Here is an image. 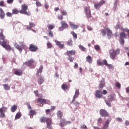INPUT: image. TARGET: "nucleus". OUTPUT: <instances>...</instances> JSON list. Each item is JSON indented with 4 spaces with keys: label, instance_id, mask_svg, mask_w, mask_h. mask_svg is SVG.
Segmentation results:
<instances>
[{
    "label": "nucleus",
    "instance_id": "1",
    "mask_svg": "<svg viewBox=\"0 0 129 129\" xmlns=\"http://www.w3.org/2000/svg\"><path fill=\"white\" fill-rule=\"evenodd\" d=\"M40 122H46V127L48 129L52 128V118H48L44 116L40 117L39 119Z\"/></svg>",
    "mask_w": 129,
    "mask_h": 129
},
{
    "label": "nucleus",
    "instance_id": "2",
    "mask_svg": "<svg viewBox=\"0 0 129 129\" xmlns=\"http://www.w3.org/2000/svg\"><path fill=\"white\" fill-rule=\"evenodd\" d=\"M109 53L111 59H112V60H115L116 55H119V53H120V49L118 48L115 50L114 49H111L109 50Z\"/></svg>",
    "mask_w": 129,
    "mask_h": 129
},
{
    "label": "nucleus",
    "instance_id": "3",
    "mask_svg": "<svg viewBox=\"0 0 129 129\" xmlns=\"http://www.w3.org/2000/svg\"><path fill=\"white\" fill-rule=\"evenodd\" d=\"M21 8L22 9L19 11L20 14L26 15L27 16H30L31 15V12H27V10H28V5L26 4H22L21 5Z\"/></svg>",
    "mask_w": 129,
    "mask_h": 129
},
{
    "label": "nucleus",
    "instance_id": "4",
    "mask_svg": "<svg viewBox=\"0 0 129 129\" xmlns=\"http://www.w3.org/2000/svg\"><path fill=\"white\" fill-rule=\"evenodd\" d=\"M79 96V90L77 89L76 90L75 94L72 100V103H74V105L76 106H79V105L80 104V103H79L78 101L75 102V100L77 97Z\"/></svg>",
    "mask_w": 129,
    "mask_h": 129
},
{
    "label": "nucleus",
    "instance_id": "5",
    "mask_svg": "<svg viewBox=\"0 0 129 129\" xmlns=\"http://www.w3.org/2000/svg\"><path fill=\"white\" fill-rule=\"evenodd\" d=\"M8 44V40L7 39L3 41L2 42L0 41V45H1L3 48H5L7 51H11V50H12V47H11V46L9 44Z\"/></svg>",
    "mask_w": 129,
    "mask_h": 129
},
{
    "label": "nucleus",
    "instance_id": "6",
    "mask_svg": "<svg viewBox=\"0 0 129 129\" xmlns=\"http://www.w3.org/2000/svg\"><path fill=\"white\" fill-rule=\"evenodd\" d=\"M84 11L86 14V16L87 19H89L92 17L91 15V11L90 10V7H85L84 8Z\"/></svg>",
    "mask_w": 129,
    "mask_h": 129
},
{
    "label": "nucleus",
    "instance_id": "7",
    "mask_svg": "<svg viewBox=\"0 0 129 129\" xmlns=\"http://www.w3.org/2000/svg\"><path fill=\"white\" fill-rule=\"evenodd\" d=\"M104 4H105V1L101 0L100 2L95 3L94 7L96 10H99Z\"/></svg>",
    "mask_w": 129,
    "mask_h": 129
},
{
    "label": "nucleus",
    "instance_id": "8",
    "mask_svg": "<svg viewBox=\"0 0 129 129\" xmlns=\"http://www.w3.org/2000/svg\"><path fill=\"white\" fill-rule=\"evenodd\" d=\"M8 110V108L6 107L3 106L0 108V117L1 118H4L5 117L6 115L5 114V112Z\"/></svg>",
    "mask_w": 129,
    "mask_h": 129
},
{
    "label": "nucleus",
    "instance_id": "9",
    "mask_svg": "<svg viewBox=\"0 0 129 129\" xmlns=\"http://www.w3.org/2000/svg\"><path fill=\"white\" fill-rule=\"evenodd\" d=\"M54 42L56 46H58L59 49H64V48H65V44H64V43L63 42L59 41L58 40H55Z\"/></svg>",
    "mask_w": 129,
    "mask_h": 129
},
{
    "label": "nucleus",
    "instance_id": "10",
    "mask_svg": "<svg viewBox=\"0 0 129 129\" xmlns=\"http://www.w3.org/2000/svg\"><path fill=\"white\" fill-rule=\"evenodd\" d=\"M29 50L31 52H36L38 50V46L34 44H31L29 46Z\"/></svg>",
    "mask_w": 129,
    "mask_h": 129
},
{
    "label": "nucleus",
    "instance_id": "11",
    "mask_svg": "<svg viewBox=\"0 0 129 129\" xmlns=\"http://www.w3.org/2000/svg\"><path fill=\"white\" fill-rule=\"evenodd\" d=\"M99 112L101 116H104L105 117H106L109 115L108 112L105 109H101L100 110Z\"/></svg>",
    "mask_w": 129,
    "mask_h": 129
},
{
    "label": "nucleus",
    "instance_id": "12",
    "mask_svg": "<svg viewBox=\"0 0 129 129\" xmlns=\"http://www.w3.org/2000/svg\"><path fill=\"white\" fill-rule=\"evenodd\" d=\"M41 103V105L40 106H43V103H44V104H46V103H47V101L45 99L38 98L37 99V100L35 101V103Z\"/></svg>",
    "mask_w": 129,
    "mask_h": 129
},
{
    "label": "nucleus",
    "instance_id": "13",
    "mask_svg": "<svg viewBox=\"0 0 129 129\" xmlns=\"http://www.w3.org/2000/svg\"><path fill=\"white\" fill-rule=\"evenodd\" d=\"M76 54L75 50H68L66 52V55L68 56H74Z\"/></svg>",
    "mask_w": 129,
    "mask_h": 129
},
{
    "label": "nucleus",
    "instance_id": "14",
    "mask_svg": "<svg viewBox=\"0 0 129 129\" xmlns=\"http://www.w3.org/2000/svg\"><path fill=\"white\" fill-rule=\"evenodd\" d=\"M35 63V61L33 59H30L28 61L25 62L24 64L28 67H32V65Z\"/></svg>",
    "mask_w": 129,
    "mask_h": 129
},
{
    "label": "nucleus",
    "instance_id": "15",
    "mask_svg": "<svg viewBox=\"0 0 129 129\" xmlns=\"http://www.w3.org/2000/svg\"><path fill=\"white\" fill-rule=\"evenodd\" d=\"M95 95L97 97V98H101L103 97L102 93H101V91L100 90H96Z\"/></svg>",
    "mask_w": 129,
    "mask_h": 129
},
{
    "label": "nucleus",
    "instance_id": "16",
    "mask_svg": "<svg viewBox=\"0 0 129 129\" xmlns=\"http://www.w3.org/2000/svg\"><path fill=\"white\" fill-rule=\"evenodd\" d=\"M67 123H71L70 121H67L65 120V119H60L59 125L60 126H64L65 124H67Z\"/></svg>",
    "mask_w": 129,
    "mask_h": 129
},
{
    "label": "nucleus",
    "instance_id": "17",
    "mask_svg": "<svg viewBox=\"0 0 129 129\" xmlns=\"http://www.w3.org/2000/svg\"><path fill=\"white\" fill-rule=\"evenodd\" d=\"M43 69H44V67H43L42 65L40 66L39 69L37 71L36 76H41Z\"/></svg>",
    "mask_w": 129,
    "mask_h": 129
},
{
    "label": "nucleus",
    "instance_id": "18",
    "mask_svg": "<svg viewBox=\"0 0 129 129\" xmlns=\"http://www.w3.org/2000/svg\"><path fill=\"white\" fill-rule=\"evenodd\" d=\"M56 115L58 119H62V117H63V112H62V111L60 110L56 112Z\"/></svg>",
    "mask_w": 129,
    "mask_h": 129
},
{
    "label": "nucleus",
    "instance_id": "19",
    "mask_svg": "<svg viewBox=\"0 0 129 129\" xmlns=\"http://www.w3.org/2000/svg\"><path fill=\"white\" fill-rule=\"evenodd\" d=\"M14 74L15 75H17V76H22V75L23 74V71L20 69L17 70L15 71Z\"/></svg>",
    "mask_w": 129,
    "mask_h": 129
},
{
    "label": "nucleus",
    "instance_id": "20",
    "mask_svg": "<svg viewBox=\"0 0 129 129\" xmlns=\"http://www.w3.org/2000/svg\"><path fill=\"white\" fill-rule=\"evenodd\" d=\"M6 16V14H5V12L3 10V9L0 8V18L1 19H5V17Z\"/></svg>",
    "mask_w": 129,
    "mask_h": 129
},
{
    "label": "nucleus",
    "instance_id": "21",
    "mask_svg": "<svg viewBox=\"0 0 129 129\" xmlns=\"http://www.w3.org/2000/svg\"><path fill=\"white\" fill-rule=\"evenodd\" d=\"M36 112L34 110L31 109L29 111V115L30 116V118H33L34 115H36Z\"/></svg>",
    "mask_w": 129,
    "mask_h": 129
},
{
    "label": "nucleus",
    "instance_id": "22",
    "mask_svg": "<svg viewBox=\"0 0 129 129\" xmlns=\"http://www.w3.org/2000/svg\"><path fill=\"white\" fill-rule=\"evenodd\" d=\"M70 25L71 27L72 28V29H73V30H76V29H78V28L79 27V26L78 25H77L76 24H74L72 22L70 23Z\"/></svg>",
    "mask_w": 129,
    "mask_h": 129
},
{
    "label": "nucleus",
    "instance_id": "23",
    "mask_svg": "<svg viewBox=\"0 0 129 129\" xmlns=\"http://www.w3.org/2000/svg\"><path fill=\"white\" fill-rule=\"evenodd\" d=\"M14 46L17 50H19V51L20 52V53L23 51V48H22V46H20L19 44H18L17 43H15L14 44Z\"/></svg>",
    "mask_w": 129,
    "mask_h": 129
},
{
    "label": "nucleus",
    "instance_id": "24",
    "mask_svg": "<svg viewBox=\"0 0 129 129\" xmlns=\"http://www.w3.org/2000/svg\"><path fill=\"white\" fill-rule=\"evenodd\" d=\"M45 81V79L43 77H40L38 78V84H43L44 83V82Z\"/></svg>",
    "mask_w": 129,
    "mask_h": 129
},
{
    "label": "nucleus",
    "instance_id": "25",
    "mask_svg": "<svg viewBox=\"0 0 129 129\" xmlns=\"http://www.w3.org/2000/svg\"><path fill=\"white\" fill-rule=\"evenodd\" d=\"M105 30L107 31V36L109 37H111V36H112V32L111 31V30L108 28H105Z\"/></svg>",
    "mask_w": 129,
    "mask_h": 129
},
{
    "label": "nucleus",
    "instance_id": "26",
    "mask_svg": "<svg viewBox=\"0 0 129 129\" xmlns=\"http://www.w3.org/2000/svg\"><path fill=\"white\" fill-rule=\"evenodd\" d=\"M6 39V36L4 35V31L3 30H1V32H0V40H2V41H5V40Z\"/></svg>",
    "mask_w": 129,
    "mask_h": 129
},
{
    "label": "nucleus",
    "instance_id": "27",
    "mask_svg": "<svg viewBox=\"0 0 129 129\" xmlns=\"http://www.w3.org/2000/svg\"><path fill=\"white\" fill-rule=\"evenodd\" d=\"M119 35H120V38H119L126 39V35L124 32H120L119 33Z\"/></svg>",
    "mask_w": 129,
    "mask_h": 129
},
{
    "label": "nucleus",
    "instance_id": "28",
    "mask_svg": "<svg viewBox=\"0 0 129 129\" xmlns=\"http://www.w3.org/2000/svg\"><path fill=\"white\" fill-rule=\"evenodd\" d=\"M18 109V106L16 105H14L11 108V111L12 112H15Z\"/></svg>",
    "mask_w": 129,
    "mask_h": 129
},
{
    "label": "nucleus",
    "instance_id": "29",
    "mask_svg": "<svg viewBox=\"0 0 129 129\" xmlns=\"http://www.w3.org/2000/svg\"><path fill=\"white\" fill-rule=\"evenodd\" d=\"M60 24L61 26L63 27L64 29L68 28V24H67L66 22L62 21Z\"/></svg>",
    "mask_w": 129,
    "mask_h": 129
},
{
    "label": "nucleus",
    "instance_id": "30",
    "mask_svg": "<svg viewBox=\"0 0 129 129\" xmlns=\"http://www.w3.org/2000/svg\"><path fill=\"white\" fill-rule=\"evenodd\" d=\"M86 61L88 62V63H92V58L90 55H88L86 57Z\"/></svg>",
    "mask_w": 129,
    "mask_h": 129
},
{
    "label": "nucleus",
    "instance_id": "31",
    "mask_svg": "<svg viewBox=\"0 0 129 129\" xmlns=\"http://www.w3.org/2000/svg\"><path fill=\"white\" fill-rule=\"evenodd\" d=\"M3 87L5 90H10V89H11V87H10V86H9V85H8L7 84H4Z\"/></svg>",
    "mask_w": 129,
    "mask_h": 129
},
{
    "label": "nucleus",
    "instance_id": "32",
    "mask_svg": "<svg viewBox=\"0 0 129 129\" xmlns=\"http://www.w3.org/2000/svg\"><path fill=\"white\" fill-rule=\"evenodd\" d=\"M67 45L68 46H70L71 47H72L73 46V41H72V39H70L68 42H67Z\"/></svg>",
    "mask_w": 129,
    "mask_h": 129
},
{
    "label": "nucleus",
    "instance_id": "33",
    "mask_svg": "<svg viewBox=\"0 0 129 129\" xmlns=\"http://www.w3.org/2000/svg\"><path fill=\"white\" fill-rule=\"evenodd\" d=\"M61 88L63 89V90H67V89L69 88V87H68V85L62 84L61 85Z\"/></svg>",
    "mask_w": 129,
    "mask_h": 129
},
{
    "label": "nucleus",
    "instance_id": "34",
    "mask_svg": "<svg viewBox=\"0 0 129 129\" xmlns=\"http://www.w3.org/2000/svg\"><path fill=\"white\" fill-rule=\"evenodd\" d=\"M105 86V83L103 81H101L100 83L99 88H101V89H102L103 87Z\"/></svg>",
    "mask_w": 129,
    "mask_h": 129
},
{
    "label": "nucleus",
    "instance_id": "35",
    "mask_svg": "<svg viewBox=\"0 0 129 129\" xmlns=\"http://www.w3.org/2000/svg\"><path fill=\"white\" fill-rule=\"evenodd\" d=\"M79 48L81 49L82 51H83L84 52H86V50H87L86 48L84 47V46H83V45H79Z\"/></svg>",
    "mask_w": 129,
    "mask_h": 129
},
{
    "label": "nucleus",
    "instance_id": "36",
    "mask_svg": "<svg viewBox=\"0 0 129 129\" xmlns=\"http://www.w3.org/2000/svg\"><path fill=\"white\" fill-rule=\"evenodd\" d=\"M22 116V114L21 113H17L15 116V119H19Z\"/></svg>",
    "mask_w": 129,
    "mask_h": 129
},
{
    "label": "nucleus",
    "instance_id": "37",
    "mask_svg": "<svg viewBox=\"0 0 129 129\" xmlns=\"http://www.w3.org/2000/svg\"><path fill=\"white\" fill-rule=\"evenodd\" d=\"M47 27H48V30H50L51 31V30H53V29H54V28H55V26H54L53 25L49 24L47 25Z\"/></svg>",
    "mask_w": 129,
    "mask_h": 129
},
{
    "label": "nucleus",
    "instance_id": "38",
    "mask_svg": "<svg viewBox=\"0 0 129 129\" xmlns=\"http://www.w3.org/2000/svg\"><path fill=\"white\" fill-rule=\"evenodd\" d=\"M18 13H20V11L17 9H13L12 11V14H13V15H18Z\"/></svg>",
    "mask_w": 129,
    "mask_h": 129
},
{
    "label": "nucleus",
    "instance_id": "39",
    "mask_svg": "<svg viewBox=\"0 0 129 129\" xmlns=\"http://www.w3.org/2000/svg\"><path fill=\"white\" fill-rule=\"evenodd\" d=\"M46 45H47V47L48 49H51V48H52V47H53L52 43H51L50 42H47V43Z\"/></svg>",
    "mask_w": 129,
    "mask_h": 129
},
{
    "label": "nucleus",
    "instance_id": "40",
    "mask_svg": "<svg viewBox=\"0 0 129 129\" xmlns=\"http://www.w3.org/2000/svg\"><path fill=\"white\" fill-rule=\"evenodd\" d=\"M115 29H116V30H118V29L120 30H122V26H121L120 25H117L115 26Z\"/></svg>",
    "mask_w": 129,
    "mask_h": 129
},
{
    "label": "nucleus",
    "instance_id": "41",
    "mask_svg": "<svg viewBox=\"0 0 129 129\" xmlns=\"http://www.w3.org/2000/svg\"><path fill=\"white\" fill-rule=\"evenodd\" d=\"M97 64L99 65V66H103V61H101V60H100V59H98L97 60Z\"/></svg>",
    "mask_w": 129,
    "mask_h": 129
},
{
    "label": "nucleus",
    "instance_id": "42",
    "mask_svg": "<svg viewBox=\"0 0 129 129\" xmlns=\"http://www.w3.org/2000/svg\"><path fill=\"white\" fill-rule=\"evenodd\" d=\"M48 36L49 37H51V38H53V37H54V34H53V31L50 30L48 32Z\"/></svg>",
    "mask_w": 129,
    "mask_h": 129
},
{
    "label": "nucleus",
    "instance_id": "43",
    "mask_svg": "<svg viewBox=\"0 0 129 129\" xmlns=\"http://www.w3.org/2000/svg\"><path fill=\"white\" fill-rule=\"evenodd\" d=\"M115 85H116V87H117V88H120V87H121V85H120V84L118 82H116L115 83Z\"/></svg>",
    "mask_w": 129,
    "mask_h": 129
},
{
    "label": "nucleus",
    "instance_id": "44",
    "mask_svg": "<svg viewBox=\"0 0 129 129\" xmlns=\"http://www.w3.org/2000/svg\"><path fill=\"white\" fill-rule=\"evenodd\" d=\"M119 41L121 45H123L124 44V39H123V38H119Z\"/></svg>",
    "mask_w": 129,
    "mask_h": 129
},
{
    "label": "nucleus",
    "instance_id": "45",
    "mask_svg": "<svg viewBox=\"0 0 129 129\" xmlns=\"http://www.w3.org/2000/svg\"><path fill=\"white\" fill-rule=\"evenodd\" d=\"M72 34L75 40H76V39H77V34L75 33L74 32H72Z\"/></svg>",
    "mask_w": 129,
    "mask_h": 129
},
{
    "label": "nucleus",
    "instance_id": "46",
    "mask_svg": "<svg viewBox=\"0 0 129 129\" xmlns=\"http://www.w3.org/2000/svg\"><path fill=\"white\" fill-rule=\"evenodd\" d=\"M0 7H6V5L5 4V2L4 1H1L0 2Z\"/></svg>",
    "mask_w": 129,
    "mask_h": 129
},
{
    "label": "nucleus",
    "instance_id": "47",
    "mask_svg": "<svg viewBox=\"0 0 129 129\" xmlns=\"http://www.w3.org/2000/svg\"><path fill=\"white\" fill-rule=\"evenodd\" d=\"M60 13L62 16H67V12H66V11H65L64 10L61 11Z\"/></svg>",
    "mask_w": 129,
    "mask_h": 129
},
{
    "label": "nucleus",
    "instance_id": "48",
    "mask_svg": "<svg viewBox=\"0 0 129 129\" xmlns=\"http://www.w3.org/2000/svg\"><path fill=\"white\" fill-rule=\"evenodd\" d=\"M108 69H113V66L111 64H108L106 66Z\"/></svg>",
    "mask_w": 129,
    "mask_h": 129
},
{
    "label": "nucleus",
    "instance_id": "49",
    "mask_svg": "<svg viewBox=\"0 0 129 129\" xmlns=\"http://www.w3.org/2000/svg\"><path fill=\"white\" fill-rule=\"evenodd\" d=\"M50 112H51V109H47L45 110V113L46 114H50V115H51Z\"/></svg>",
    "mask_w": 129,
    "mask_h": 129
},
{
    "label": "nucleus",
    "instance_id": "50",
    "mask_svg": "<svg viewBox=\"0 0 129 129\" xmlns=\"http://www.w3.org/2000/svg\"><path fill=\"white\" fill-rule=\"evenodd\" d=\"M101 32V34H102V36H105V35H106V31H105L104 29H102Z\"/></svg>",
    "mask_w": 129,
    "mask_h": 129
},
{
    "label": "nucleus",
    "instance_id": "51",
    "mask_svg": "<svg viewBox=\"0 0 129 129\" xmlns=\"http://www.w3.org/2000/svg\"><path fill=\"white\" fill-rule=\"evenodd\" d=\"M68 60H69L70 61V62H73V61H74V57L70 56H69V58Z\"/></svg>",
    "mask_w": 129,
    "mask_h": 129
},
{
    "label": "nucleus",
    "instance_id": "52",
    "mask_svg": "<svg viewBox=\"0 0 129 129\" xmlns=\"http://www.w3.org/2000/svg\"><path fill=\"white\" fill-rule=\"evenodd\" d=\"M107 60L106 59L103 60V65H105V66H107L108 65Z\"/></svg>",
    "mask_w": 129,
    "mask_h": 129
},
{
    "label": "nucleus",
    "instance_id": "53",
    "mask_svg": "<svg viewBox=\"0 0 129 129\" xmlns=\"http://www.w3.org/2000/svg\"><path fill=\"white\" fill-rule=\"evenodd\" d=\"M6 15L7 16V17H13V13H11V12H7L6 13Z\"/></svg>",
    "mask_w": 129,
    "mask_h": 129
},
{
    "label": "nucleus",
    "instance_id": "54",
    "mask_svg": "<svg viewBox=\"0 0 129 129\" xmlns=\"http://www.w3.org/2000/svg\"><path fill=\"white\" fill-rule=\"evenodd\" d=\"M106 103L107 104V105H108V106H109V107H110V106H111V104L110 103V101L108 100L106 101Z\"/></svg>",
    "mask_w": 129,
    "mask_h": 129
},
{
    "label": "nucleus",
    "instance_id": "55",
    "mask_svg": "<svg viewBox=\"0 0 129 129\" xmlns=\"http://www.w3.org/2000/svg\"><path fill=\"white\" fill-rule=\"evenodd\" d=\"M36 5L37 7H42V4H41V3L38 1H36Z\"/></svg>",
    "mask_w": 129,
    "mask_h": 129
},
{
    "label": "nucleus",
    "instance_id": "56",
    "mask_svg": "<svg viewBox=\"0 0 129 129\" xmlns=\"http://www.w3.org/2000/svg\"><path fill=\"white\" fill-rule=\"evenodd\" d=\"M95 49L96 51H98L100 49V47L98 45H95Z\"/></svg>",
    "mask_w": 129,
    "mask_h": 129
},
{
    "label": "nucleus",
    "instance_id": "57",
    "mask_svg": "<svg viewBox=\"0 0 129 129\" xmlns=\"http://www.w3.org/2000/svg\"><path fill=\"white\" fill-rule=\"evenodd\" d=\"M108 97V100L109 101H112L113 100V97L112 96H109Z\"/></svg>",
    "mask_w": 129,
    "mask_h": 129
},
{
    "label": "nucleus",
    "instance_id": "58",
    "mask_svg": "<svg viewBox=\"0 0 129 129\" xmlns=\"http://www.w3.org/2000/svg\"><path fill=\"white\" fill-rule=\"evenodd\" d=\"M116 119L117 121H119V122H120V121H122V118L120 117H117L116 118Z\"/></svg>",
    "mask_w": 129,
    "mask_h": 129
},
{
    "label": "nucleus",
    "instance_id": "59",
    "mask_svg": "<svg viewBox=\"0 0 129 129\" xmlns=\"http://www.w3.org/2000/svg\"><path fill=\"white\" fill-rule=\"evenodd\" d=\"M102 118H99L98 119V122L99 123H102Z\"/></svg>",
    "mask_w": 129,
    "mask_h": 129
},
{
    "label": "nucleus",
    "instance_id": "60",
    "mask_svg": "<svg viewBox=\"0 0 129 129\" xmlns=\"http://www.w3.org/2000/svg\"><path fill=\"white\" fill-rule=\"evenodd\" d=\"M102 94H104V95H105V94H107V91L103 90Z\"/></svg>",
    "mask_w": 129,
    "mask_h": 129
},
{
    "label": "nucleus",
    "instance_id": "61",
    "mask_svg": "<svg viewBox=\"0 0 129 129\" xmlns=\"http://www.w3.org/2000/svg\"><path fill=\"white\" fill-rule=\"evenodd\" d=\"M81 129H87V126H86V125H83L81 126Z\"/></svg>",
    "mask_w": 129,
    "mask_h": 129
},
{
    "label": "nucleus",
    "instance_id": "62",
    "mask_svg": "<svg viewBox=\"0 0 129 129\" xmlns=\"http://www.w3.org/2000/svg\"><path fill=\"white\" fill-rule=\"evenodd\" d=\"M29 25L31 28H33V27H35L36 26V24H35L33 23H30Z\"/></svg>",
    "mask_w": 129,
    "mask_h": 129
},
{
    "label": "nucleus",
    "instance_id": "63",
    "mask_svg": "<svg viewBox=\"0 0 129 129\" xmlns=\"http://www.w3.org/2000/svg\"><path fill=\"white\" fill-rule=\"evenodd\" d=\"M94 129H106V128L103 127H102V128H99L98 127H94Z\"/></svg>",
    "mask_w": 129,
    "mask_h": 129
},
{
    "label": "nucleus",
    "instance_id": "64",
    "mask_svg": "<svg viewBox=\"0 0 129 129\" xmlns=\"http://www.w3.org/2000/svg\"><path fill=\"white\" fill-rule=\"evenodd\" d=\"M125 125H126V126L128 125H129V121H128V120H126V121H125Z\"/></svg>",
    "mask_w": 129,
    "mask_h": 129
}]
</instances>
